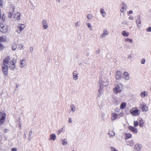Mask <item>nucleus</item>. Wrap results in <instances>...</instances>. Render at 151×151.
I'll return each mask as SVG.
<instances>
[{"label": "nucleus", "instance_id": "1", "mask_svg": "<svg viewBox=\"0 0 151 151\" xmlns=\"http://www.w3.org/2000/svg\"><path fill=\"white\" fill-rule=\"evenodd\" d=\"M10 60V58L9 57H6L3 60V63L1 65L3 73L5 75L8 74V65H9V61Z\"/></svg>", "mask_w": 151, "mask_h": 151}, {"label": "nucleus", "instance_id": "2", "mask_svg": "<svg viewBox=\"0 0 151 151\" xmlns=\"http://www.w3.org/2000/svg\"><path fill=\"white\" fill-rule=\"evenodd\" d=\"M0 31L3 33H6L8 30V26L4 22L0 23Z\"/></svg>", "mask_w": 151, "mask_h": 151}, {"label": "nucleus", "instance_id": "3", "mask_svg": "<svg viewBox=\"0 0 151 151\" xmlns=\"http://www.w3.org/2000/svg\"><path fill=\"white\" fill-rule=\"evenodd\" d=\"M133 123L135 127H137L139 124L140 127H142L144 126V122L142 118H140L137 120L134 121Z\"/></svg>", "mask_w": 151, "mask_h": 151}, {"label": "nucleus", "instance_id": "4", "mask_svg": "<svg viewBox=\"0 0 151 151\" xmlns=\"http://www.w3.org/2000/svg\"><path fill=\"white\" fill-rule=\"evenodd\" d=\"M17 61V59H13L9 63V68L12 70H14L16 67L15 64Z\"/></svg>", "mask_w": 151, "mask_h": 151}, {"label": "nucleus", "instance_id": "5", "mask_svg": "<svg viewBox=\"0 0 151 151\" xmlns=\"http://www.w3.org/2000/svg\"><path fill=\"white\" fill-rule=\"evenodd\" d=\"M122 85L121 83H118L113 89L114 92L115 93H120L122 91Z\"/></svg>", "mask_w": 151, "mask_h": 151}, {"label": "nucleus", "instance_id": "6", "mask_svg": "<svg viewBox=\"0 0 151 151\" xmlns=\"http://www.w3.org/2000/svg\"><path fill=\"white\" fill-rule=\"evenodd\" d=\"M6 115L4 112L0 113V125L3 124L5 120Z\"/></svg>", "mask_w": 151, "mask_h": 151}, {"label": "nucleus", "instance_id": "7", "mask_svg": "<svg viewBox=\"0 0 151 151\" xmlns=\"http://www.w3.org/2000/svg\"><path fill=\"white\" fill-rule=\"evenodd\" d=\"M130 112L132 115L134 116H137L140 113L138 110L134 108H132L130 111Z\"/></svg>", "mask_w": 151, "mask_h": 151}, {"label": "nucleus", "instance_id": "8", "mask_svg": "<svg viewBox=\"0 0 151 151\" xmlns=\"http://www.w3.org/2000/svg\"><path fill=\"white\" fill-rule=\"evenodd\" d=\"M99 83L100 84V88L101 89H99V93H101L102 91V88H103V86H107L109 84L108 82L107 81L106 82L107 84H104V82H102L101 81V80L99 81Z\"/></svg>", "mask_w": 151, "mask_h": 151}, {"label": "nucleus", "instance_id": "9", "mask_svg": "<svg viewBox=\"0 0 151 151\" xmlns=\"http://www.w3.org/2000/svg\"><path fill=\"white\" fill-rule=\"evenodd\" d=\"M128 129L134 134H136L137 133V129L134 127L130 126L128 127Z\"/></svg>", "mask_w": 151, "mask_h": 151}, {"label": "nucleus", "instance_id": "10", "mask_svg": "<svg viewBox=\"0 0 151 151\" xmlns=\"http://www.w3.org/2000/svg\"><path fill=\"white\" fill-rule=\"evenodd\" d=\"M142 148V145L139 144L135 145L134 146V149L136 151H140Z\"/></svg>", "mask_w": 151, "mask_h": 151}, {"label": "nucleus", "instance_id": "11", "mask_svg": "<svg viewBox=\"0 0 151 151\" xmlns=\"http://www.w3.org/2000/svg\"><path fill=\"white\" fill-rule=\"evenodd\" d=\"M117 118H118V114L114 112H113L111 113V119L112 120L114 121Z\"/></svg>", "mask_w": 151, "mask_h": 151}, {"label": "nucleus", "instance_id": "12", "mask_svg": "<svg viewBox=\"0 0 151 151\" xmlns=\"http://www.w3.org/2000/svg\"><path fill=\"white\" fill-rule=\"evenodd\" d=\"M122 75V72L120 71H117L116 72V79H119L121 77Z\"/></svg>", "mask_w": 151, "mask_h": 151}, {"label": "nucleus", "instance_id": "13", "mask_svg": "<svg viewBox=\"0 0 151 151\" xmlns=\"http://www.w3.org/2000/svg\"><path fill=\"white\" fill-rule=\"evenodd\" d=\"M56 135L55 134H52L50 135L49 140L55 141L56 139Z\"/></svg>", "mask_w": 151, "mask_h": 151}, {"label": "nucleus", "instance_id": "14", "mask_svg": "<svg viewBox=\"0 0 151 151\" xmlns=\"http://www.w3.org/2000/svg\"><path fill=\"white\" fill-rule=\"evenodd\" d=\"M42 24L43 25V28L44 29H45L48 27V25L46 21L43 20L42 21Z\"/></svg>", "mask_w": 151, "mask_h": 151}, {"label": "nucleus", "instance_id": "15", "mask_svg": "<svg viewBox=\"0 0 151 151\" xmlns=\"http://www.w3.org/2000/svg\"><path fill=\"white\" fill-rule=\"evenodd\" d=\"M65 132V127H62L61 129H59L57 132V134L58 135H59L61 133H64Z\"/></svg>", "mask_w": 151, "mask_h": 151}, {"label": "nucleus", "instance_id": "16", "mask_svg": "<svg viewBox=\"0 0 151 151\" xmlns=\"http://www.w3.org/2000/svg\"><path fill=\"white\" fill-rule=\"evenodd\" d=\"M13 17L15 19H16V20H18L20 19V14L19 13L17 12L14 14Z\"/></svg>", "mask_w": 151, "mask_h": 151}, {"label": "nucleus", "instance_id": "17", "mask_svg": "<svg viewBox=\"0 0 151 151\" xmlns=\"http://www.w3.org/2000/svg\"><path fill=\"white\" fill-rule=\"evenodd\" d=\"M20 66L21 67H24V66L25 65L26 63V61L25 60H20Z\"/></svg>", "mask_w": 151, "mask_h": 151}, {"label": "nucleus", "instance_id": "18", "mask_svg": "<svg viewBox=\"0 0 151 151\" xmlns=\"http://www.w3.org/2000/svg\"><path fill=\"white\" fill-rule=\"evenodd\" d=\"M126 143L127 145L131 146H133L134 144V142L132 139L130 141H127Z\"/></svg>", "mask_w": 151, "mask_h": 151}, {"label": "nucleus", "instance_id": "19", "mask_svg": "<svg viewBox=\"0 0 151 151\" xmlns=\"http://www.w3.org/2000/svg\"><path fill=\"white\" fill-rule=\"evenodd\" d=\"M108 134L109 135V136L110 137H113L115 136V133L114 131L112 130L111 131H110L109 132Z\"/></svg>", "mask_w": 151, "mask_h": 151}, {"label": "nucleus", "instance_id": "20", "mask_svg": "<svg viewBox=\"0 0 151 151\" xmlns=\"http://www.w3.org/2000/svg\"><path fill=\"white\" fill-rule=\"evenodd\" d=\"M108 34V32L107 30L104 29V30L103 33L101 35V37L102 38L104 37L106 35H107Z\"/></svg>", "mask_w": 151, "mask_h": 151}, {"label": "nucleus", "instance_id": "21", "mask_svg": "<svg viewBox=\"0 0 151 151\" xmlns=\"http://www.w3.org/2000/svg\"><path fill=\"white\" fill-rule=\"evenodd\" d=\"M123 77L125 80H128L129 79V77L128 73L125 72L123 74Z\"/></svg>", "mask_w": 151, "mask_h": 151}, {"label": "nucleus", "instance_id": "22", "mask_svg": "<svg viewBox=\"0 0 151 151\" xmlns=\"http://www.w3.org/2000/svg\"><path fill=\"white\" fill-rule=\"evenodd\" d=\"M126 102H124L122 103L120 107V109H124L126 106Z\"/></svg>", "mask_w": 151, "mask_h": 151}, {"label": "nucleus", "instance_id": "23", "mask_svg": "<svg viewBox=\"0 0 151 151\" xmlns=\"http://www.w3.org/2000/svg\"><path fill=\"white\" fill-rule=\"evenodd\" d=\"M62 141V144L63 145H67L68 144L67 140L66 139L64 138L61 140Z\"/></svg>", "mask_w": 151, "mask_h": 151}, {"label": "nucleus", "instance_id": "24", "mask_svg": "<svg viewBox=\"0 0 151 151\" xmlns=\"http://www.w3.org/2000/svg\"><path fill=\"white\" fill-rule=\"evenodd\" d=\"M70 108L71 109L70 111L73 112H74L76 110V108L75 106L73 104H72L70 106Z\"/></svg>", "mask_w": 151, "mask_h": 151}, {"label": "nucleus", "instance_id": "25", "mask_svg": "<svg viewBox=\"0 0 151 151\" xmlns=\"http://www.w3.org/2000/svg\"><path fill=\"white\" fill-rule=\"evenodd\" d=\"M138 27H139L141 25V21L140 18L139 17L136 21Z\"/></svg>", "mask_w": 151, "mask_h": 151}, {"label": "nucleus", "instance_id": "26", "mask_svg": "<svg viewBox=\"0 0 151 151\" xmlns=\"http://www.w3.org/2000/svg\"><path fill=\"white\" fill-rule=\"evenodd\" d=\"M122 34L123 36L128 37L129 35V32H126V31H123L122 32Z\"/></svg>", "mask_w": 151, "mask_h": 151}, {"label": "nucleus", "instance_id": "27", "mask_svg": "<svg viewBox=\"0 0 151 151\" xmlns=\"http://www.w3.org/2000/svg\"><path fill=\"white\" fill-rule=\"evenodd\" d=\"M141 109L142 111H147L148 110V108L146 105H143L142 106Z\"/></svg>", "mask_w": 151, "mask_h": 151}, {"label": "nucleus", "instance_id": "28", "mask_svg": "<svg viewBox=\"0 0 151 151\" xmlns=\"http://www.w3.org/2000/svg\"><path fill=\"white\" fill-rule=\"evenodd\" d=\"M125 136L126 137V139H128L129 138H131L132 134L129 133H126Z\"/></svg>", "mask_w": 151, "mask_h": 151}, {"label": "nucleus", "instance_id": "29", "mask_svg": "<svg viewBox=\"0 0 151 151\" xmlns=\"http://www.w3.org/2000/svg\"><path fill=\"white\" fill-rule=\"evenodd\" d=\"M12 47L13 50H15L17 48V44L15 43H13L12 45Z\"/></svg>", "mask_w": 151, "mask_h": 151}, {"label": "nucleus", "instance_id": "30", "mask_svg": "<svg viewBox=\"0 0 151 151\" xmlns=\"http://www.w3.org/2000/svg\"><path fill=\"white\" fill-rule=\"evenodd\" d=\"M18 27H19V28L22 31L24 29L25 25L23 24H20L19 25Z\"/></svg>", "mask_w": 151, "mask_h": 151}, {"label": "nucleus", "instance_id": "31", "mask_svg": "<svg viewBox=\"0 0 151 151\" xmlns=\"http://www.w3.org/2000/svg\"><path fill=\"white\" fill-rule=\"evenodd\" d=\"M75 71H74L73 73V79L75 80H76L78 78L77 74L75 73Z\"/></svg>", "mask_w": 151, "mask_h": 151}, {"label": "nucleus", "instance_id": "32", "mask_svg": "<svg viewBox=\"0 0 151 151\" xmlns=\"http://www.w3.org/2000/svg\"><path fill=\"white\" fill-rule=\"evenodd\" d=\"M24 47V45L22 44H19L18 47V49L20 50H22L23 49Z\"/></svg>", "mask_w": 151, "mask_h": 151}, {"label": "nucleus", "instance_id": "33", "mask_svg": "<svg viewBox=\"0 0 151 151\" xmlns=\"http://www.w3.org/2000/svg\"><path fill=\"white\" fill-rule=\"evenodd\" d=\"M6 37L4 36L0 37V42H3L6 40Z\"/></svg>", "mask_w": 151, "mask_h": 151}, {"label": "nucleus", "instance_id": "34", "mask_svg": "<svg viewBox=\"0 0 151 151\" xmlns=\"http://www.w3.org/2000/svg\"><path fill=\"white\" fill-rule=\"evenodd\" d=\"M118 114V118H119L123 117L124 116V113L122 111L119 114Z\"/></svg>", "mask_w": 151, "mask_h": 151}, {"label": "nucleus", "instance_id": "35", "mask_svg": "<svg viewBox=\"0 0 151 151\" xmlns=\"http://www.w3.org/2000/svg\"><path fill=\"white\" fill-rule=\"evenodd\" d=\"M124 41L125 42H128V41L129 42L131 43H132V39H131L129 38H127L125 39L124 40Z\"/></svg>", "mask_w": 151, "mask_h": 151}, {"label": "nucleus", "instance_id": "36", "mask_svg": "<svg viewBox=\"0 0 151 151\" xmlns=\"http://www.w3.org/2000/svg\"><path fill=\"white\" fill-rule=\"evenodd\" d=\"M4 0H0V7H3V5Z\"/></svg>", "mask_w": 151, "mask_h": 151}, {"label": "nucleus", "instance_id": "37", "mask_svg": "<svg viewBox=\"0 0 151 151\" xmlns=\"http://www.w3.org/2000/svg\"><path fill=\"white\" fill-rule=\"evenodd\" d=\"M101 12L103 16L104 17L106 15V13L104 12V10L103 9H101Z\"/></svg>", "mask_w": 151, "mask_h": 151}, {"label": "nucleus", "instance_id": "38", "mask_svg": "<svg viewBox=\"0 0 151 151\" xmlns=\"http://www.w3.org/2000/svg\"><path fill=\"white\" fill-rule=\"evenodd\" d=\"M111 151H118V150L114 147H110Z\"/></svg>", "mask_w": 151, "mask_h": 151}, {"label": "nucleus", "instance_id": "39", "mask_svg": "<svg viewBox=\"0 0 151 151\" xmlns=\"http://www.w3.org/2000/svg\"><path fill=\"white\" fill-rule=\"evenodd\" d=\"M4 48V46L1 43H0V50H3Z\"/></svg>", "mask_w": 151, "mask_h": 151}, {"label": "nucleus", "instance_id": "40", "mask_svg": "<svg viewBox=\"0 0 151 151\" xmlns=\"http://www.w3.org/2000/svg\"><path fill=\"white\" fill-rule=\"evenodd\" d=\"M13 12V11L12 12H9V14H8V17L9 18H11L12 17V14Z\"/></svg>", "mask_w": 151, "mask_h": 151}, {"label": "nucleus", "instance_id": "41", "mask_svg": "<svg viewBox=\"0 0 151 151\" xmlns=\"http://www.w3.org/2000/svg\"><path fill=\"white\" fill-rule=\"evenodd\" d=\"M92 15L91 14H88V15L87 16V18L88 19H91L92 18Z\"/></svg>", "mask_w": 151, "mask_h": 151}, {"label": "nucleus", "instance_id": "42", "mask_svg": "<svg viewBox=\"0 0 151 151\" xmlns=\"http://www.w3.org/2000/svg\"><path fill=\"white\" fill-rule=\"evenodd\" d=\"M125 9H126V8L124 6H124L122 7L120 9V11L122 12H123Z\"/></svg>", "mask_w": 151, "mask_h": 151}, {"label": "nucleus", "instance_id": "43", "mask_svg": "<svg viewBox=\"0 0 151 151\" xmlns=\"http://www.w3.org/2000/svg\"><path fill=\"white\" fill-rule=\"evenodd\" d=\"M22 31L21 30H20V29H19V27H17V30H16V31L18 33V34H19Z\"/></svg>", "mask_w": 151, "mask_h": 151}, {"label": "nucleus", "instance_id": "44", "mask_svg": "<svg viewBox=\"0 0 151 151\" xmlns=\"http://www.w3.org/2000/svg\"><path fill=\"white\" fill-rule=\"evenodd\" d=\"M146 31L147 32H151V27H149L148 28L146 29Z\"/></svg>", "mask_w": 151, "mask_h": 151}, {"label": "nucleus", "instance_id": "45", "mask_svg": "<svg viewBox=\"0 0 151 151\" xmlns=\"http://www.w3.org/2000/svg\"><path fill=\"white\" fill-rule=\"evenodd\" d=\"M145 60L144 58L142 59L141 61V63L142 64H144L145 63Z\"/></svg>", "mask_w": 151, "mask_h": 151}, {"label": "nucleus", "instance_id": "46", "mask_svg": "<svg viewBox=\"0 0 151 151\" xmlns=\"http://www.w3.org/2000/svg\"><path fill=\"white\" fill-rule=\"evenodd\" d=\"M69 121L68 122L69 123H72V118L71 117H69L68 118Z\"/></svg>", "mask_w": 151, "mask_h": 151}, {"label": "nucleus", "instance_id": "47", "mask_svg": "<svg viewBox=\"0 0 151 151\" xmlns=\"http://www.w3.org/2000/svg\"><path fill=\"white\" fill-rule=\"evenodd\" d=\"M133 13V11L132 10H130L129 11L127 12V14L129 15L130 14H132Z\"/></svg>", "mask_w": 151, "mask_h": 151}, {"label": "nucleus", "instance_id": "48", "mask_svg": "<svg viewBox=\"0 0 151 151\" xmlns=\"http://www.w3.org/2000/svg\"><path fill=\"white\" fill-rule=\"evenodd\" d=\"M17 148H12L11 149L12 151H17Z\"/></svg>", "mask_w": 151, "mask_h": 151}, {"label": "nucleus", "instance_id": "49", "mask_svg": "<svg viewBox=\"0 0 151 151\" xmlns=\"http://www.w3.org/2000/svg\"><path fill=\"white\" fill-rule=\"evenodd\" d=\"M129 19H130V20H133V17L132 16H130L129 17Z\"/></svg>", "mask_w": 151, "mask_h": 151}, {"label": "nucleus", "instance_id": "50", "mask_svg": "<svg viewBox=\"0 0 151 151\" xmlns=\"http://www.w3.org/2000/svg\"><path fill=\"white\" fill-rule=\"evenodd\" d=\"M88 26V27L90 28L91 27V25L90 23H88L86 24Z\"/></svg>", "mask_w": 151, "mask_h": 151}, {"label": "nucleus", "instance_id": "51", "mask_svg": "<svg viewBox=\"0 0 151 151\" xmlns=\"http://www.w3.org/2000/svg\"><path fill=\"white\" fill-rule=\"evenodd\" d=\"M33 133V132L32 131H30L29 132V135H31Z\"/></svg>", "mask_w": 151, "mask_h": 151}, {"label": "nucleus", "instance_id": "52", "mask_svg": "<svg viewBox=\"0 0 151 151\" xmlns=\"http://www.w3.org/2000/svg\"><path fill=\"white\" fill-rule=\"evenodd\" d=\"M147 93H147L146 91H144V92H142L141 93V94H145Z\"/></svg>", "mask_w": 151, "mask_h": 151}, {"label": "nucleus", "instance_id": "53", "mask_svg": "<svg viewBox=\"0 0 151 151\" xmlns=\"http://www.w3.org/2000/svg\"><path fill=\"white\" fill-rule=\"evenodd\" d=\"M79 26V24L78 22H77V23H76V26Z\"/></svg>", "mask_w": 151, "mask_h": 151}, {"label": "nucleus", "instance_id": "54", "mask_svg": "<svg viewBox=\"0 0 151 151\" xmlns=\"http://www.w3.org/2000/svg\"><path fill=\"white\" fill-rule=\"evenodd\" d=\"M141 97H144L146 95H141Z\"/></svg>", "mask_w": 151, "mask_h": 151}, {"label": "nucleus", "instance_id": "55", "mask_svg": "<svg viewBox=\"0 0 151 151\" xmlns=\"http://www.w3.org/2000/svg\"><path fill=\"white\" fill-rule=\"evenodd\" d=\"M4 14H3V15H2V18L3 19H4Z\"/></svg>", "mask_w": 151, "mask_h": 151}, {"label": "nucleus", "instance_id": "56", "mask_svg": "<svg viewBox=\"0 0 151 151\" xmlns=\"http://www.w3.org/2000/svg\"><path fill=\"white\" fill-rule=\"evenodd\" d=\"M130 57H131V56L130 55V56L129 57V58H130Z\"/></svg>", "mask_w": 151, "mask_h": 151}, {"label": "nucleus", "instance_id": "57", "mask_svg": "<svg viewBox=\"0 0 151 151\" xmlns=\"http://www.w3.org/2000/svg\"><path fill=\"white\" fill-rule=\"evenodd\" d=\"M150 90H151V87H150Z\"/></svg>", "mask_w": 151, "mask_h": 151}, {"label": "nucleus", "instance_id": "58", "mask_svg": "<svg viewBox=\"0 0 151 151\" xmlns=\"http://www.w3.org/2000/svg\"><path fill=\"white\" fill-rule=\"evenodd\" d=\"M72 151H74V150H72Z\"/></svg>", "mask_w": 151, "mask_h": 151}]
</instances>
